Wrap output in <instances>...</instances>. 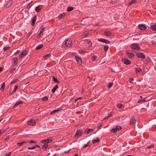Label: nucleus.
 <instances>
[{
  "mask_svg": "<svg viewBox=\"0 0 156 156\" xmlns=\"http://www.w3.org/2000/svg\"><path fill=\"white\" fill-rule=\"evenodd\" d=\"M72 44V43L69 39H68L66 40L65 42V46L66 48H69L71 46Z\"/></svg>",
  "mask_w": 156,
  "mask_h": 156,
  "instance_id": "1",
  "label": "nucleus"
},
{
  "mask_svg": "<svg viewBox=\"0 0 156 156\" xmlns=\"http://www.w3.org/2000/svg\"><path fill=\"white\" fill-rule=\"evenodd\" d=\"M131 48L133 49L138 50L140 49L139 45L137 44L133 43L131 44Z\"/></svg>",
  "mask_w": 156,
  "mask_h": 156,
  "instance_id": "2",
  "label": "nucleus"
},
{
  "mask_svg": "<svg viewBox=\"0 0 156 156\" xmlns=\"http://www.w3.org/2000/svg\"><path fill=\"white\" fill-rule=\"evenodd\" d=\"M27 124L29 125L33 126L36 125V122L34 119H30L27 122Z\"/></svg>",
  "mask_w": 156,
  "mask_h": 156,
  "instance_id": "3",
  "label": "nucleus"
},
{
  "mask_svg": "<svg viewBox=\"0 0 156 156\" xmlns=\"http://www.w3.org/2000/svg\"><path fill=\"white\" fill-rule=\"evenodd\" d=\"M122 129L121 127L119 126H117L115 128L112 129V132L113 133H116L118 130H119Z\"/></svg>",
  "mask_w": 156,
  "mask_h": 156,
  "instance_id": "4",
  "label": "nucleus"
},
{
  "mask_svg": "<svg viewBox=\"0 0 156 156\" xmlns=\"http://www.w3.org/2000/svg\"><path fill=\"white\" fill-rule=\"evenodd\" d=\"M112 33L110 30H106L104 31V35L107 37H109L111 36Z\"/></svg>",
  "mask_w": 156,
  "mask_h": 156,
  "instance_id": "5",
  "label": "nucleus"
},
{
  "mask_svg": "<svg viewBox=\"0 0 156 156\" xmlns=\"http://www.w3.org/2000/svg\"><path fill=\"white\" fill-rule=\"evenodd\" d=\"M126 53L129 58H134L135 55L133 53L128 52V51H126Z\"/></svg>",
  "mask_w": 156,
  "mask_h": 156,
  "instance_id": "6",
  "label": "nucleus"
},
{
  "mask_svg": "<svg viewBox=\"0 0 156 156\" xmlns=\"http://www.w3.org/2000/svg\"><path fill=\"white\" fill-rule=\"evenodd\" d=\"M27 54V51H23L19 55V58L21 59L23 57H24Z\"/></svg>",
  "mask_w": 156,
  "mask_h": 156,
  "instance_id": "7",
  "label": "nucleus"
},
{
  "mask_svg": "<svg viewBox=\"0 0 156 156\" xmlns=\"http://www.w3.org/2000/svg\"><path fill=\"white\" fill-rule=\"evenodd\" d=\"M150 28L152 30L156 31V23H151L150 24Z\"/></svg>",
  "mask_w": 156,
  "mask_h": 156,
  "instance_id": "8",
  "label": "nucleus"
},
{
  "mask_svg": "<svg viewBox=\"0 0 156 156\" xmlns=\"http://www.w3.org/2000/svg\"><path fill=\"white\" fill-rule=\"evenodd\" d=\"M98 41L100 42H104L106 44H109L110 43V42L108 40L103 38L98 39Z\"/></svg>",
  "mask_w": 156,
  "mask_h": 156,
  "instance_id": "9",
  "label": "nucleus"
},
{
  "mask_svg": "<svg viewBox=\"0 0 156 156\" xmlns=\"http://www.w3.org/2000/svg\"><path fill=\"white\" fill-rule=\"evenodd\" d=\"M122 61L125 64L129 65L130 64V62L125 58H123L122 59Z\"/></svg>",
  "mask_w": 156,
  "mask_h": 156,
  "instance_id": "10",
  "label": "nucleus"
},
{
  "mask_svg": "<svg viewBox=\"0 0 156 156\" xmlns=\"http://www.w3.org/2000/svg\"><path fill=\"white\" fill-rule=\"evenodd\" d=\"M138 58L144 59L145 57V55L142 53H139L136 54Z\"/></svg>",
  "mask_w": 156,
  "mask_h": 156,
  "instance_id": "11",
  "label": "nucleus"
},
{
  "mask_svg": "<svg viewBox=\"0 0 156 156\" xmlns=\"http://www.w3.org/2000/svg\"><path fill=\"white\" fill-rule=\"evenodd\" d=\"M52 141V139H47L45 140H43L41 141V142L42 143L44 144H46L47 143V144L48 143H51Z\"/></svg>",
  "mask_w": 156,
  "mask_h": 156,
  "instance_id": "12",
  "label": "nucleus"
},
{
  "mask_svg": "<svg viewBox=\"0 0 156 156\" xmlns=\"http://www.w3.org/2000/svg\"><path fill=\"white\" fill-rule=\"evenodd\" d=\"M146 28V27L143 24H140L138 26V28L141 30H145Z\"/></svg>",
  "mask_w": 156,
  "mask_h": 156,
  "instance_id": "13",
  "label": "nucleus"
},
{
  "mask_svg": "<svg viewBox=\"0 0 156 156\" xmlns=\"http://www.w3.org/2000/svg\"><path fill=\"white\" fill-rule=\"evenodd\" d=\"M75 58L77 63L80 65H81L82 64L81 60V58L76 56H75Z\"/></svg>",
  "mask_w": 156,
  "mask_h": 156,
  "instance_id": "14",
  "label": "nucleus"
},
{
  "mask_svg": "<svg viewBox=\"0 0 156 156\" xmlns=\"http://www.w3.org/2000/svg\"><path fill=\"white\" fill-rule=\"evenodd\" d=\"M136 122V120L133 117H131L130 120V125H134Z\"/></svg>",
  "mask_w": 156,
  "mask_h": 156,
  "instance_id": "15",
  "label": "nucleus"
},
{
  "mask_svg": "<svg viewBox=\"0 0 156 156\" xmlns=\"http://www.w3.org/2000/svg\"><path fill=\"white\" fill-rule=\"evenodd\" d=\"M81 130H81L80 129L76 131V134H75V137H76V136H81Z\"/></svg>",
  "mask_w": 156,
  "mask_h": 156,
  "instance_id": "16",
  "label": "nucleus"
},
{
  "mask_svg": "<svg viewBox=\"0 0 156 156\" xmlns=\"http://www.w3.org/2000/svg\"><path fill=\"white\" fill-rule=\"evenodd\" d=\"M93 130L91 128L90 129H86L85 131V132L87 134H89L90 133H91L93 131Z\"/></svg>",
  "mask_w": 156,
  "mask_h": 156,
  "instance_id": "17",
  "label": "nucleus"
},
{
  "mask_svg": "<svg viewBox=\"0 0 156 156\" xmlns=\"http://www.w3.org/2000/svg\"><path fill=\"white\" fill-rule=\"evenodd\" d=\"M89 35V34L87 32H83L82 34L83 37V38H85L87 37Z\"/></svg>",
  "mask_w": 156,
  "mask_h": 156,
  "instance_id": "18",
  "label": "nucleus"
},
{
  "mask_svg": "<svg viewBox=\"0 0 156 156\" xmlns=\"http://www.w3.org/2000/svg\"><path fill=\"white\" fill-rule=\"evenodd\" d=\"M37 20V17L36 16H34L33 19L32 20V25L33 26H34L35 25V22Z\"/></svg>",
  "mask_w": 156,
  "mask_h": 156,
  "instance_id": "19",
  "label": "nucleus"
},
{
  "mask_svg": "<svg viewBox=\"0 0 156 156\" xmlns=\"http://www.w3.org/2000/svg\"><path fill=\"white\" fill-rule=\"evenodd\" d=\"M12 3V0L9 1V2L5 5V7L6 8L9 7L11 5Z\"/></svg>",
  "mask_w": 156,
  "mask_h": 156,
  "instance_id": "20",
  "label": "nucleus"
},
{
  "mask_svg": "<svg viewBox=\"0 0 156 156\" xmlns=\"http://www.w3.org/2000/svg\"><path fill=\"white\" fill-rule=\"evenodd\" d=\"M17 59L18 58L17 57H15V58H13V59H12V61L15 65H16L17 63Z\"/></svg>",
  "mask_w": 156,
  "mask_h": 156,
  "instance_id": "21",
  "label": "nucleus"
},
{
  "mask_svg": "<svg viewBox=\"0 0 156 156\" xmlns=\"http://www.w3.org/2000/svg\"><path fill=\"white\" fill-rule=\"evenodd\" d=\"M84 42L86 44H87L89 46H90L91 45L92 43H91L90 41H88L87 40H84Z\"/></svg>",
  "mask_w": 156,
  "mask_h": 156,
  "instance_id": "22",
  "label": "nucleus"
},
{
  "mask_svg": "<svg viewBox=\"0 0 156 156\" xmlns=\"http://www.w3.org/2000/svg\"><path fill=\"white\" fill-rule=\"evenodd\" d=\"M136 72V73H140L141 71V70L139 67H136L135 68Z\"/></svg>",
  "mask_w": 156,
  "mask_h": 156,
  "instance_id": "23",
  "label": "nucleus"
},
{
  "mask_svg": "<svg viewBox=\"0 0 156 156\" xmlns=\"http://www.w3.org/2000/svg\"><path fill=\"white\" fill-rule=\"evenodd\" d=\"M100 141V140L99 138L97 137L96 139L92 141V143L94 144L96 142H99Z\"/></svg>",
  "mask_w": 156,
  "mask_h": 156,
  "instance_id": "24",
  "label": "nucleus"
},
{
  "mask_svg": "<svg viewBox=\"0 0 156 156\" xmlns=\"http://www.w3.org/2000/svg\"><path fill=\"white\" fill-rule=\"evenodd\" d=\"M26 143V142L25 141H22V142L18 143L17 144V145L18 147L21 146L23 144H24Z\"/></svg>",
  "mask_w": 156,
  "mask_h": 156,
  "instance_id": "25",
  "label": "nucleus"
},
{
  "mask_svg": "<svg viewBox=\"0 0 156 156\" xmlns=\"http://www.w3.org/2000/svg\"><path fill=\"white\" fill-rule=\"evenodd\" d=\"M58 85H56L55 86V87H53V89L51 91L52 93H54L55 92V90H56V89L58 88Z\"/></svg>",
  "mask_w": 156,
  "mask_h": 156,
  "instance_id": "26",
  "label": "nucleus"
},
{
  "mask_svg": "<svg viewBox=\"0 0 156 156\" xmlns=\"http://www.w3.org/2000/svg\"><path fill=\"white\" fill-rule=\"evenodd\" d=\"M23 103V102L22 101H17L16 104L14 105V107H16L17 106H18L20 104H22Z\"/></svg>",
  "mask_w": 156,
  "mask_h": 156,
  "instance_id": "27",
  "label": "nucleus"
},
{
  "mask_svg": "<svg viewBox=\"0 0 156 156\" xmlns=\"http://www.w3.org/2000/svg\"><path fill=\"white\" fill-rule=\"evenodd\" d=\"M65 13H63L62 14H61L58 16V18L59 19H61L63 17H64L65 16Z\"/></svg>",
  "mask_w": 156,
  "mask_h": 156,
  "instance_id": "28",
  "label": "nucleus"
},
{
  "mask_svg": "<svg viewBox=\"0 0 156 156\" xmlns=\"http://www.w3.org/2000/svg\"><path fill=\"white\" fill-rule=\"evenodd\" d=\"M73 9V8L72 7H68L67 8V11L68 12L71 11Z\"/></svg>",
  "mask_w": 156,
  "mask_h": 156,
  "instance_id": "29",
  "label": "nucleus"
},
{
  "mask_svg": "<svg viewBox=\"0 0 156 156\" xmlns=\"http://www.w3.org/2000/svg\"><path fill=\"white\" fill-rule=\"evenodd\" d=\"M19 81L18 79H16L15 80H12L11 81V84H13L14 83H16L18 82V81Z\"/></svg>",
  "mask_w": 156,
  "mask_h": 156,
  "instance_id": "30",
  "label": "nucleus"
},
{
  "mask_svg": "<svg viewBox=\"0 0 156 156\" xmlns=\"http://www.w3.org/2000/svg\"><path fill=\"white\" fill-rule=\"evenodd\" d=\"M97 56L96 55H94L92 56L91 58V60L92 61H94L97 58Z\"/></svg>",
  "mask_w": 156,
  "mask_h": 156,
  "instance_id": "31",
  "label": "nucleus"
},
{
  "mask_svg": "<svg viewBox=\"0 0 156 156\" xmlns=\"http://www.w3.org/2000/svg\"><path fill=\"white\" fill-rule=\"evenodd\" d=\"M5 87V83H2V86L1 87L0 89L2 91H3V90Z\"/></svg>",
  "mask_w": 156,
  "mask_h": 156,
  "instance_id": "32",
  "label": "nucleus"
},
{
  "mask_svg": "<svg viewBox=\"0 0 156 156\" xmlns=\"http://www.w3.org/2000/svg\"><path fill=\"white\" fill-rule=\"evenodd\" d=\"M43 44H39L38 45L36 48V49L37 50H38L40 49L41 48L43 47Z\"/></svg>",
  "mask_w": 156,
  "mask_h": 156,
  "instance_id": "33",
  "label": "nucleus"
},
{
  "mask_svg": "<svg viewBox=\"0 0 156 156\" xmlns=\"http://www.w3.org/2000/svg\"><path fill=\"white\" fill-rule=\"evenodd\" d=\"M53 81L54 82L58 83H59V81L57 78H55L54 76H53Z\"/></svg>",
  "mask_w": 156,
  "mask_h": 156,
  "instance_id": "34",
  "label": "nucleus"
},
{
  "mask_svg": "<svg viewBox=\"0 0 156 156\" xmlns=\"http://www.w3.org/2000/svg\"><path fill=\"white\" fill-rule=\"evenodd\" d=\"M136 2V0H132L129 3V5H132L133 3H134Z\"/></svg>",
  "mask_w": 156,
  "mask_h": 156,
  "instance_id": "35",
  "label": "nucleus"
},
{
  "mask_svg": "<svg viewBox=\"0 0 156 156\" xmlns=\"http://www.w3.org/2000/svg\"><path fill=\"white\" fill-rule=\"evenodd\" d=\"M108 48V46L107 45H105L104 46V50L105 52H106Z\"/></svg>",
  "mask_w": 156,
  "mask_h": 156,
  "instance_id": "36",
  "label": "nucleus"
},
{
  "mask_svg": "<svg viewBox=\"0 0 156 156\" xmlns=\"http://www.w3.org/2000/svg\"><path fill=\"white\" fill-rule=\"evenodd\" d=\"M50 56V54H47L46 55H44L43 56V57L44 59H46L48 58Z\"/></svg>",
  "mask_w": 156,
  "mask_h": 156,
  "instance_id": "37",
  "label": "nucleus"
},
{
  "mask_svg": "<svg viewBox=\"0 0 156 156\" xmlns=\"http://www.w3.org/2000/svg\"><path fill=\"white\" fill-rule=\"evenodd\" d=\"M113 85V83L112 82L109 83L108 85V88H110Z\"/></svg>",
  "mask_w": 156,
  "mask_h": 156,
  "instance_id": "38",
  "label": "nucleus"
},
{
  "mask_svg": "<svg viewBox=\"0 0 156 156\" xmlns=\"http://www.w3.org/2000/svg\"><path fill=\"white\" fill-rule=\"evenodd\" d=\"M59 111V110H58V109L54 110L53 111H52L51 113L50 114H51V115L54 114L55 113L58 112Z\"/></svg>",
  "mask_w": 156,
  "mask_h": 156,
  "instance_id": "39",
  "label": "nucleus"
},
{
  "mask_svg": "<svg viewBox=\"0 0 156 156\" xmlns=\"http://www.w3.org/2000/svg\"><path fill=\"white\" fill-rule=\"evenodd\" d=\"M35 10L37 12H38L40 11V9L39 8L38 6H37L35 8Z\"/></svg>",
  "mask_w": 156,
  "mask_h": 156,
  "instance_id": "40",
  "label": "nucleus"
},
{
  "mask_svg": "<svg viewBox=\"0 0 156 156\" xmlns=\"http://www.w3.org/2000/svg\"><path fill=\"white\" fill-rule=\"evenodd\" d=\"M18 87V85H15L14 88V90H13V92H15L16 91V90L17 89Z\"/></svg>",
  "mask_w": 156,
  "mask_h": 156,
  "instance_id": "41",
  "label": "nucleus"
},
{
  "mask_svg": "<svg viewBox=\"0 0 156 156\" xmlns=\"http://www.w3.org/2000/svg\"><path fill=\"white\" fill-rule=\"evenodd\" d=\"M122 104H118L117 105V107L119 108H121L122 107Z\"/></svg>",
  "mask_w": 156,
  "mask_h": 156,
  "instance_id": "42",
  "label": "nucleus"
},
{
  "mask_svg": "<svg viewBox=\"0 0 156 156\" xmlns=\"http://www.w3.org/2000/svg\"><path fill=\"white\" fill-rule=\"evenodd\" d=\"M42 100L44 101H46L48 100V98L46 96H45L42 98Z\"/></svg>",
  "mask_w": 156,
  "mask_h": 156,
  "instance_id": "43",
  "label": "nucleus"
},
{
  "mask_svg": "<svg viewBox=\"0 0 156 156\" xmlns=\"http://www.w3.org/2000/svg\"><path fill=\"white\" fill-rule=\"evenodd\" d=\"M48 146V145L47 144H45L43 145L42 147V148L46 149Z\"/></svg>",
  "mask_w": 156,
  "mask_h": 156,
  "instance_id": "44",
  "label": "nucleus"
},
{
  "mask_svg": "<svg viewBox=\"0 0 156 156\" xmlns=\"http://www.w3.org/2000/svg\"><path fill=\"white\" fill-rule=\"evenodd\" d=\"M42 35H43V34H40L39 33L37 36V38L40 39L42 37Z\"/></svg>",
  "mask_w": 156,
  "mask_h": 156,
  "instance_id": "45",
  "label": "nucleus"
},
{
  "mask_svg": "<svg viewBox=\"0 0 156 156\" xmlns=\"http://www.w3.org/2000/svg\"><path fill=\"white\" fill-rule=\"evenodd\" d=\"M90 142H89L87 144L84 145L83 146V148L86 147L90 145Z\"/></svg>",
  "mask_w": 156,
  "mask_h": 156,
  "instance_id": "46",
  "label": "nucleus"
},
{
  "mask_svg": "<svg viewBox=\"0 0 156 156\" xmlns=\"http://www.w3.org/2000/svg\"><path fill=\"white\" fill-rule=\"evenodd\" d=\"M154 146V144H151L149 146H147V148H152V147H153Z\"/></svg>",
  "mask_w": 156,
  "mask_h": 156,
  "instance_id": "47",
  "label": "nucleus"
},
{
  "mask_svg": "<svg viewBox=\"0 0 156 156\" xmlns=\"http://www.w3.org/2000/svg\"><path fill=\"white\" fill-rule=\"evenodd\" d=\"M151 43L153 45L156 46V41H152Z\"/></svg>",
  "mask_w": 156,
  "mask_h": 156,
  "instance_id": "48",
  "label": "nucleus"
},
{
  "mask_svg": "<svg viewBox=\"0 0 156 156\" xmlns=\"http://www.w3.org/2000/svg\"><path fill=\"white\" fill-rule=\"evenodd\" d=\"M35 148H36V147H35V146H32V147H28V149H35Z\"/></svg>",
  "mask_w": 156,
  "mask_h": 156,
  "instance_id": "49",
  "label": "nucleus"
},
{
  "mask_svg": "<svg viewBox=\"0 0 156 156\" xmlns=\"http://www.w3.org/2000/svg\"><path fill=\"white\" fill-rule=\"evenodd\" d=\"M10 48V47H5L4 48V51H6L8 50Z\"/></svg>",
  "mask_w": 156,
  "mask_h": 156,
  "instance_id": "50",
  "label": "nucleus"
},
{
  "mask_svg": "<svg viewBox=\"0 0 156 156\" xmlns=\"http://www.w3.org/2000/svg\"><path fill=\"white\" fill-rule=\"evenodd\" d=\"M44 30V28H42V29H41V31H40V34H42V33L43 32Z\"/></svg>",
  "mask_w": 156,
  "mask_h": 156,
  "instance_id": "51",
  "label": "nucleus"
},
{
  "mask_svg": "<svg viewBox=\"0 0 156 156\" xmlns=\"http://www.w3.org/2000/svg\"><path fill=\"white\" fill-rule=\"evenodd\" d=\"M11 154V152H9L5 155V156H10Z\"/></svg>",
  "mask_w": 156,
  "mask_h": 156,
  "instance_id": "52",
  "label": "nucleus"
},
{
  "mask_svg": "<svg viewBox=\"0 0 156 156\" xmlns=\"http://www.w3.org/2000/svg\"><path fill=\"white\" fill-rule=\"evenodd\" d=\"M112 115V114L110 112L109 114L108 115V116L107 118H108L109 117H111Z\"/></svg>",
  "mask_w": 156,
  "mask_h": 156,
  "instance_id": "53",
  "label": "nucleus"
},
{
  "mask_svg": "<svg viewBox=\"0 0 156 156\" xmlns=\"http://www.w3.org/2000/svg\"><path fill=\"white\" fill-rule=\"evenodd\" d=\"M15 70V69H13L10 70V72L12 73Z\"/></svg>",
  "mask_w": 156,
  "mask_h": 156,
  "instance_id": "54",
  "label": "nucleus"
},
{
  "mask_svg": "<svg viewBox=\"0 0 156 156\" xmlns=\"http://www.w3.org/2000/svg\"><path fill=\"white\" fill-rule=\"evenodd\" d=\"M30 143H35V142L33 140H31L30 141Z\"/></svg>",
  "mask_w": 156,
  "mask_h": 156,
  "instance_id": "55",
  "label": "nucleus"
},
{
  "mask_svg": "<svg viewBox=\"0 0 156 156\" xmlns=\"http://www.w3.org/2000/svg\"><path fill=\"white\" fill-rule=\"evenodd\" d=\"M144 100H139L138 101V103H140V102H142L143 101H144Z\"/></svg>",
  "mask_w": 156,
  "mask_h": 156,
  "instance_id": "56",
  "label": "nucleus"
},
{
  "mask_svg": "<svg viewBox=\"0 0 156 156\" xmlns=\"http://www.w3.org/2000/svg\"><path fill=\"white\" fill-rule=\"evenodd\" d=\"M81 99V97H80L78 99H76L75 100V101L76 102L77 101H78V100Z\"/></svg>",
  "mask_w": 156,
  "mask_h": 156,
  "instance_id": "57",
  "label": "nucleus"
},
{
  "mask_svg": "<svg viewBox=\"0 0 156 156\" xmlns=\"http://www.w3.org/2000/svg\"><path fill=\"white\" fill-rule=\"evenodd\" d=\"M35 147H36V148L37 147H38V148L40 147V146L39 145H36L35 146Z\"/></svg>",
  "mask_w": 156,
  "mask_h": 156,
  "instance_id": "58",
  "label": "nucleus"
},
{
  "mask_svg": "<svg viewBox=\"0 0 156 156\" xmlns=\"http://www.w3.org/2000/svg\"><path fill=\"white\" fill-rule=\"evenodd\" d=\"M15 92H13V91L10 93V94L11 95H12V94H13Z\"/></svg>",
  "mask_w": 156,
  "mask_h": 156,
  "instance_id": "59",
  "label": "nucleus"
},
{
  "mask_svg": "<svg viewBox=\"0 0 156 156\" xmlns=\"http://www.w3.org/2000/svg\"><path fill=\"white\" fill-rule=\"evenodd\" d=\"M102 125L101 124L99 126H98V125L97 126V127L98 128H99Z\"/></svg>",
  "mask_w": 156,
  "mask_h": 156,
  "instance_id": "60",
  "label": "nucleus"
},
{
  "mask_svg": "<svg viewBox=\"0 0 156 156\" xmlns=\"http://www.w3.org/2000/svg\"><path fill=\"white\" fill-rule=\"evenodd\" d=\"M3 69L2 67H0V73L2 70Z\"/></svg>",
  "mask_w": 156,
  "mask_h": 156,
  "instance_id": "61",
  "label": "nucleus"
},
{
  "mask_svg": "<svg viewBox=\"0 0 156 156\" xmlns=\"http://www.w3.org/2000/svg\"><path fill=\"white\" fill-rule=\"evenodd\" d=\"M19 51H17L16 52V54H17L18 53H19Z\"/></svg>",
  "mask_w": 156,
  "mask_h": 156,
  "instance_id": "62",
  "label": "nucleus"
},
{
  "mask_svg": "<svg viewBox=\"0 0 156 156\" xmlns=\"http://www.w3.org/2000/svg\"><path fill=\"white\" fill-rule=\"evenodd\" d=\"M73 156H78V154H76L74 155Z\"/></svg>",
  "mask_w": 156,
  "mask_h": 156,
  "instance_id": "63",
  "label": "nucleus"
},
{
  "mask_svg": "<svg viewBox=\"0 0 156 156\" xmlns=\"http://www.w3.org/2000/svg\"><path fill=\"white\" fill-rule=\"evenodd\" d=\"M58 156V155L57 154H54V156Z\"/></svg>",
  "mask_w": 156,
  "mask_h": 156,
  "instance_id": "64",
  "label": "nucleus"
}]
</instances>
